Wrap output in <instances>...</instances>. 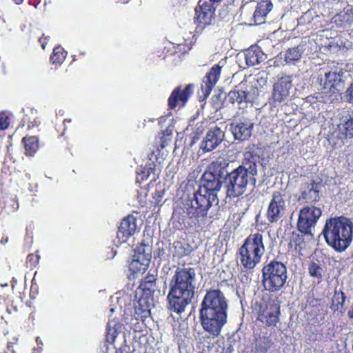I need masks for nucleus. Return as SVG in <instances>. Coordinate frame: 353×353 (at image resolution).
<instances>
[{"label": "nucleus", "mask_w": 353, "mask_h": 353, "mask_svg": "<svg viewBox=\"0 0 353 353\" xmlns=\"http://www.w3.org/2000/svg\"><path fill=\"white\" fill-rule=\"evenodd\" d=\"M174 248L176 254L179 256L188 255L192 251L191 247L188 243L181 241H175Z\"/></svg>", "instance_id": "nucleus-33"}, {"label": "nucleus", "mask_w": 353, "mask_h": 353, "mask_svg": "<svg viewBox=\"0 0 353 353\" xmlns=\"http://www.w3.org/2000/svg\"><path fill=\"white\" fill-rule=\"evenodd\" d=\"M210 5L203 3L195 9L196 21L200 26H206L212 23L213 19V11Z\"/></svg>", "instance_id": "nucleus-21"}, {"label": "nucleus", "mask_w": 353, "mask_h": 353, "mask_svg": "<svg viewBox=\"0 0 353 353\" xmlns=\"http://www.w3.org/2000/svg\"><path fill=\"white\" fill-rule=\"evenodd\" d=\"M246 83L242 81L239 84L240 89L231 90L228 94V100L232 103H236L239 110H244L248 107V102L250 99L248 97V93L244 89Z\"/></svg>", "instance_id": "nucleus-16"}, {"label": "nucleus", "mask_w": 353, "mask_h": 353, "mask_svg": "<svg viewBox=\"0 0 353 353\" xmlns=\"http://www.w3.org/2000/svg\"><path fill=\"white\" fill-rule=\"evenodd\" d=\"M221 68L219 64L214 65L204 77L201 85V90L199 92V94L201 97H203V100L205 99L209 96L212 88L218 81L221 73Z\"/></svg>", "instance_id": "nucleus-14"}, {"label": "nucleus", "mask_w": 353, "mask_h": 353, "mask_svg": "<svg viewBox=\"0 0 353 353\" xmlns=\"http://www.w3.org/2000/svg\"><path fill=\"white\" fill-rule=\"evenodd\" d=\"M163 193V192H162V193L159 191H157L156 193H155V195L158 197V198H160L162 196V194Z\"/></svg>", "instance_id": "nucleus-42"}, {"label": "nucleus", "mask_w": 353, "mask_h": 353, "mask_svg": "<svg viewBox=\"0 0 353 353\" xmlns=\"http://www.w3.org/2000/svg\"><path fill=\"white\" fill-rule=\"evenodd\" d=\"M256 2L250 1L243 4L241 7V15L245 19L249 21L250 25H252V17L254 12V8H256Z\"/></svg>", "instance_id": "nucleus-31"}, {"label": "nucleus", "mask_w": 353, "mask_h": 353, "mask_svg": "<svg viewBox=\"0 0 353 353\" xmlns=\"http://www.w3.org/2000/svg\"><path fill=\"white\" fill-rule=\"evenodd\" d=\"M292 88V79L289 76L281 77L274 85L272 92V98L274 101H283L290 94Z\"/></svg>", "instance_id": "nucleus-15"}, {"label": "nucleus", "mask_w": 353, "mask_h": 353, "mask_svg": "<svg viewBox=\"0 0 353 353\" xmlns=\"http://www.w3.org/2000/svg\"><path fill=\"white\" fill-rule=\"evenodd\" d=\"M65 57V52L61 46H57L53 50V53L50 56V60L52 63H61L63 61Z\"/></svg>", "instance_id": "nucleus-32"}, {"label": "nucleus", "mask_w": 353, "mask_h": 353, "mask_svg": "<svg viewBox=\"0 0 353 353\" xmlns=\"http://www.w3.org/2000/svg\"><path fill=\"white\" fill-rule=\"evenodd\" d=\"M110 332H111V330L110 329V330H108V334H110Z\"/></svg>", "instance_id": "nucleus-47"}, {"label": "nucleus", "mask_w": 353, "mask_h": 353, "mask_svg": "<svg viewBox=\"0 0 353 353\" xmlns=\"http://www.w3.org/2000/svg\"><path fill=\"white\" fill-rule=\"evenodd\" d=\"M286 210L285 194L274 192L268 207L266 217L270 223H277L283 217Z\"/></svg>", "instance_id": "nucleus-11"}, {"label": "nucleus", "mask_w": 353, "mask_h": 353, "mask_svg": "<svg viewBox=\"0 0 353 353\" xmlns=\"http://www.w3.org/2000/svg\"><path fill=\"white\" fill-rule=\"evenodd\" d=\"M151 257V246L141 243L134 250L133 259L129 265L130 270L133 273L144 272L148 267Z\"/></svg>", "instance_id": "nucleus-10"}, {"label": "nucleus", "mask_w": 353, "mask_h": 353, "mask_svg": "<svg viewBox=\"0 0 353 353\" xmlns=\"http://www.w3.org/2000/svg\"><path fill=\"white\" fill-rule=\"evenodd\" d=\"M137 224L135 218L133 216H128L123 219L119 227L117 237L125 241L127 239L132 236L136 230Z\"/></svg>", "instance_id": "nucleus-19"}, {"label": "nucleus", "mask_w": 353, "mask_h": 353, "mask_svg": "<svg viewBox=\"0 0 353 353\" xmlns=\"http://www.w3.org/2000/svg\"><path fill=\"white\" fill-rule=\"evenodd\" d=\"M139 176L141 178V179H144V176L143 175L142 176L141 174H139Z\"/></svg>", "instance_id": "nucleus-45"}, {"label": "nucleus", "mask_w": 353, "mask_h": 353, "mask_svg": "<svg viewBox=\"0 0 353 353\" xmlns=\"http://www.w3.org/2000/svg\"><path fill=\"white\" fill-rule=\"evenodd\" d=\"M167 296L169 310L181 314L190 304L196 288V273L192 268H179L169 283Z\"/></svg>", "instance_id": "nucleus-3"}, {"label": "nucleus", "mask_w": 353, "mask_h": 353, "mask_svg": "<svg viewBox=\"0 0 353 353\" xmlns=\"http://www.w3.org/2000/svg\"><path fill=\"white\" fill-rule=\"evenodd\" d=\"M308 271L310 274L317 279H319L322 276V268L316 263H312L309 265Z\"/></svg>", "instance_id": "nucleus-36"}, {"label": "nucleus", "mask_w": 353, "mask_h": 353, "mask_svg": "<svg viewBox=\"0 0 353 353\" xmlns=\"http://www.w3.org/2000/svg\"><path fill=\"white\" fill-rule=\"evenodd\" d=\"M156 279L153 275L147 276L143 282L141 283V287L143 290H154Z\"/></svg>", "instance_id": "nucleus-35"}, {"label": "nucleus", "mask_w": 353, "mask_h": 353, "mask_svg": "<svg viewBox=\"0 0 353 353\" xmlns=\"http://www.w3.org/2000/svg\"><path fill=\"white\" fill-rule=\"evenodd\" d=\"M279 306L277 304L270 305L259 316V319L266 325H275L279 321Z\"/></svg>", "instance_id": "nucleus-20"}, {"label": "nucleus", "mask_w": 353, "mask_h": 353, "mask_svg": "<svg viewBox=\"0 0 353 353\" xmlns=\"http://www.w3.org/2000/svg\"><path fill=\"white\" fill-rule=\"evenodd\" d=\"M263 240L261 233L252 234L240 248V260L245 268L253 269L261 261L265 252Z\"/></svg>", "instance_id": "nucleus-6"}, {"label": "nucleus", "mask_w": 353, "mask_h": 353, "mask_svg": "<svg viewBox=\"0 0 353 353\" xmlns=\"http://www.w3.org/2000/svg\"><path fill=\"white\" fill-rule=\"evenodd\" d=\"M343 74L344 71L339 64L332 63L321 69L318 77L321 90L323 92H334L338 90L341 85Z\"/></svg>", "instance_id": "nucleus-9"}, {"label": "nucleus", "mask_w": 353, "mask_h": 353, "mask_svg": "<svg viewBox=\"0 0 353 353\" xmlns=\"http://www.w3.org/2000/svg\"><path fill=\"white\" fill-rule=\"evenodd\" d=\"M262 274L265 289L272 292L279 291L288 278L286 266L277 261H272L265 265Z\"/></svg>", "instance_id": "nucleus-7"}, {"label": "nucleus", "mask_w": 353, "mask_h": 353, "mask_svg": "<svg viewBox=\"0 0 353 353\" xmlns=\"http://www.w3.org/2000/svg\"><path fill=\"white\" fill-rule=\"evenodd\" d=\"M224 137L225 133L220 128L217 126L211 128L201 142L200 148L204 152L212 151L221 143Z\"/></svg>", "instance_id": "nucleus-13"}, {"label": "nucleus", "mask_w": 353, "mask_h": 353, "mask_svg": "<svg viewBox=\"0 0 353 353\" xmlns=\"http://www.w3.org/2000/svg\"><path fill=\"white\" fill-rule=\"evenodd\" d=\"M273 4L270 0H263L256 3L254 12L252 17V25H260L265 21V17L272 10Z\"/></svg>", "instance_id": "nucleus-18"}, {"label": "nucleus", "mask_w": 353, "mask_h": 353, "mask_svg": "<svg viewBox=\"0 0 353 353\" xmlns=\"http://www.w3.org/2000/svg\"><path fill=\"white\" fill-rule=\"evenodd\" d=\"M134 314L137 320L143 321L150 314V307L145 298H140L134 303Z\"/></svg>", "instance_id": "nucleus-23"}, {"label": "nucleus", "mask_w": 353, "mask_h": 353, "mask_svg": "<svg viewBox=\"0 0 353 353\" xmlns=\"http://www.w3.org/2000/svg\"><path fill=\"white\" fill-rule=\"evenodd\" d=\"M262 54L260 52L253 49H248L245 52V61L248 65L254 66L260 63Z\"/></svg>", "instance_id": "nucleus-29"}, {"label": "nucleus", "mask_w": 353, "mask_h": 353, "mask_svg": "<svg viewBox=\"0 0 353 353\" xmlns=\"http://www.w3.org/2000/svg\"><path fill=\"white\" fill-rule=\"evenodd\" d=\"M13 1L16 3V4H20L23 1V0H13Z\"/></svg>", "instance_id": "nucleus-43"}, {"label": "nucleus", "mask_w": 353, "mask_h": 353, "mask_svg": "<svg viewBox=\"0 0 353 353\" xmlns=\"http://www.w3.org/2000/svg\"><path fill=\"white\" fill-rule=\"evenodd\" d=\"M9 123L8 117L4 112L0 113V130H5L8 128Z\"/></svg>", "instance_id": "nucleus-37"}, {"label": "nucleus", "mask_w": 353, "mask_h": 353, "mask_svg": "<svg viewBox=\"0 0 353 353\" xmlns=\"http://www.w3.org/2000/svg\"><path fill=\"white\" fill-rule=\"evenodd\" d=\"M272 345V341L269 336H259L256 339L254 349L256 353H266Z\"/></svg>", "instance_id": "nucleus-28"}, {"label": "nucleus", "mask_w": 353, "mask_h": 353, "mask_svg": "<svg viewBox=\"0 0 353 353\" xmlns=\"http://www.w3.org/2000/svg\"><path fill=\"white\" fill-rule=\"evenodd\" d=\"M41 47H42V48L44 50V49H45V47H46V43H43L41 44Z\"/></svg>", "instance_id": "nucleus-44"}, {"label": "nucleus", "mask_w": 353, "mask_h": 353, "mask_svg": "<svg viewBox=\"0 0 353 353\" xmlns=\"http://www.w3.org/2000/svg\"><path fill=\"white\" fill-rule=\"evenodd\" d=\"M321 234L336 252H344L352 242L353 221L344 216L330 218L325 221Z\"/></svg>", "instance_id": "nucleus-5"}, {"label": "nucleus", "mask_w": 353, "mask_h": 353, "mask_svg": "<svg viewBox=\"0 0 353 353\" xmlns=\"http://www.w3.org/2000/svg\"><path fill=\"white\" fill-rule=\"evenodd\" d=\"M8 241V237H3L1 240V243L4 245L6 244L7 242Z\"/></svg>", "instance_id": "nucleus-40"}, {"label": "nucleus", "mask_w": 353, "mask_h": 353, "mask_svg": "<svg viewBox=\"0 0 353 353\" xmlns=\"http://www.w3.org/2000/svg\"><path fill=\"white\" fill-rule=\"evenodd\" d=\"M322 214L320 208L308 205L302 208L299 214L297 222L298 230L307 240L314 239V232L317 221Z\"/></svg>", "instance_id": "nucleus-8"}, {"label": "nucleus", "mask_w": 353, "mask_h": 353, "mask_svg": "<svg viewBox=\"0 0 353 353\" xmlns=\"http://www.w3.org/2000/svg\"><path fill=\"white\" fill-rule=\"evenodd\" d=\"M228 3H241L243 0H227Z\"/></svg>", "instance_id": "nucleus-39"}, {"label": "nucleus", "mask_w": 353, "mask_h": 353, "mask_svg": "<svg viewBox=\"0 0 353 353\" xmlns=\"http://www.w3.org/2000/svg\"><path fill=\"white\" fill-rule=\"evenodd\" d=\"M303 50L299 47L289 48L285 55V61L288 63H294L299 61L302 55Z\"/></svg>", "instance_id": "nucleus-30"}, {"label": "nucleus", "mask_w": 353, "mask_h": 353, "mask_svg": "<svg viewBox=\"0 0 353 353\" xmlns=\"http://www.w3.org/2000/svg\"><path fill=\"white\" fill-rule=\"evenodd\" d=\"M36 341H37V343L38 345H43V343H42V341H41V340L40 339V338H39V337H37V338L36 339Z\"/></svg>", "instance_id": "nucleus-41"}, {"label": "nucleus", "mask_w": 353, "mask_h": 353, "mask_svg": "<svg viewBox=\"0 0 353 353\" xmlns=\"http://www.w3.org/2000/svg\"><path fill=\"white\" fill-rule=\"evenodd\" d=\"M228 301L219 289L207 291L199 309V319L202 327L212 337L220 334L227 322Z\"/></svg>", "instance_id": "nucleus-1"}, {"label": "nucleus", "mask_w": 353, "mask_h": 353, "mask_svg": "<svg viewBox=\"0 0 353 353\" xmlns=\"http://www.w3.org/2000/svg\"><path fill=\"white\" fill-rule=\"evenodd\" d=\"M333 19L334 23L341 27L350 25L353 22V8L344 9L340 13L335 15Z\"/></svg>", "instance_id": "nucleus-25"}, {"label": "nucleus", "mask_w": 353, "mask_h": 353, "mask_svg": "<svg viewBox=\"0 0 353 353\" xmlns=\"http://www.w3.org/2000/svg\"><path fill=\"white\" fill-rule=\"evenodd\" d=\"M192 91L193 87L191 84L187 85L182 91H181L180 87L176 88L168 99L169 108L170 109L175 108L179 102H181L182 106H183Z\"/></svg>", "instance_id": "nucleus-17"}, {"label": "nucleus", "mask_w": 353, "mask_h": 353, "mask_svg": "<svg viewBox=\"0 0 353 353\" xmlns=\"http://www.w3.org/2000/svg\"><path fill=\"white\" fill-rule=\"evenodd\" d=\"M24 145L26 154L33 156L38 150L39 139L34 136L26 137L22 139Z\"/></svg>", "instance_id": "nucleus-27"}, {"label": "nucleus", "mask_w": 353, "mask_h": 353, "mask_svg": "<svg viewBox=\"0 0 353 353\" xmlns=\"http://www.w3.org/2000/svg\"><path fill=\"white\" fill-rule=\"evenodd\" d=\"M254 123L250 118L242 116L234 119L230 124V131L235 140L244 141L252 135Z\"/></svg>", "instance_id": "nucleus-12"}, {"label": "nucleus", "mask_w": 353, "mask_h": 353, "mask_svg": "<svg viewBox=\"0 0 353 353\" xmlns=\"http://www.w3.org/2000/svg\"><path fill=\"white\" fill-rule=\"evenodd\" d=\"M221 182L211 173L203 175L202 186L194 194L192 199L184 204V212L190 218H203L214 202L218 203L217 192Z\"/></svg>", "instance_id": "nucleus-4"}, {"label": "nucleus", "mask_w": 353, "mask_h": 353, "mask_svg": "<svg viewBox=\"0 0 353 353\" xmlns=\"http://www.w3.org/2000/svg\"><path fill=\"white\" fill-rule=\"evenodd\" d=\"M330 308L334 312L343 313L346 309L345 296L342 291H335L332 299Z\"/></svg>", "instance_id": "nucleus-26"}, {"label": "nucleus", "mask_w": 353, "mask_h": 353, "mask_svg": "<svg viewBox=\"0 0 353 353\" xmlns=\"http://www.w3.org/2000/svg\"><path fill=\"white\" fill-rule=\"evenodd\" d=\"M342 130L346 138L353 137V111H346L342 117L340 124Z\"/></svg>", "instance_id": "nucleus-24"}, {"label": "nucleus", "mask_w": 353, "mask_h": 353, "mask_svg": "<svg viewBox=\"0 0 353 353\" xmlns=\"http://www.w3.org/2000/svg\"><path fill=\"white\" fill-rule=\"evenodd\" d=\"M230 164L229 161L223 159H218L213 163L214 166L219 168L221 174L224 171L227 173V195L230 197H237L248 190H254L256 186V177L258 175V165L254 158L244 161L241 165L231 171L228 170Z\"/></svg>", "instance_id": "nucleus-2"}, {"label": "nucleus", "mask_w": 353, "mask_h": 353, "mask_svg": "<svg viewBox=\"0 0 353 353\" xmlns=\"http://www.w3.org/2000/svg\"><path fill=\"white\" fill-rule=\"evenodd\" d=\"M321 187V183L312 182L310 184H305L303 187L302 196L307 202H314L319 199V191Z\"/></svg>", "instance_id": "nucleus-22"}, {"label": "nucleus", "mask_w": 353, "mask_h": 353, "mask_svg": "<svg viewBox=\"0 0 353 353\" xmlns=\"http://www.w3.org/2000/svg\"><path fill=\"white\" fill-rule=\"evenodd\" d=\"M114 311V309L113 307H112V308L110 309V312H113Z\"/></svg>", "instance_id": "nucleus-46"}, {"label": "nucleus", "mask_w": 353, "mask_h": 353, "mask_svg": "<svg viewBox=\"0 0 353 353\" xmlns=\"http://www.w3.org/2000/svg\"><path fill=\"white\" fill-rule=\"evenodd\" d=\"M115 299L120 308L125 307L131 305L132 296L125 292L117 293Z\"/></svg>", "instance_id": "nucleus-34"}, {"label": "nucleus", "mask_w": 353, "mask_h": 353, "mask_svg": "<svg viewBox=\"0 0 353 353\" xmlns=\"http://www.w3.org/2000/svg\"><path fill=\"white\" fill-rule=\"evenodd\" d=\"M347 97L350 103H353V83L347 90Z\"/></svg>", "instance_id": "nucleus-38"}]
</instances>
